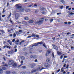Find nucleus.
Instances as JSON below:
<instances>
[{
	"instance_id": "nucleus-33",
	"label": "nucleus",
	"mask_w": 74,
	"mask_h": 74,
	"mask_svg": "<svg viewBox=\"0 0 74 74\" xmlns=\"http://www.w3.org/2000/svg\"><path fill=\"white\" fill-rule=\"evenodd\" d=\"M16 37V34L14 33L13 34V37L15 38Z\"/></svg>"
},
{
	"instance_id": "nucleus-16",
	"label": "nucleus",
	"mask_w": 74,
	"mask_h": 74,
	"mask_svg": "<svg viewBox=\"0 0 74 74\" xmlns=\"http://www.w3.org/2000/svg\"><path fill=\"white\" fill-rule=\"evenodd\" d=\"M40 10H41V11H44V10H45V9H44V8L42 7H40Z\"/></svg>"
},
{
	"instance_id": "nucleus-20",
	"label": "nucleus",
	"mask_w": 74,
	"mask_h": 74,
	"mask_svg": "<svg viewBox=\"0 0 74 74\" xmlns=\"http://www.w3.org/2000/svg\"><path fill=\"white\" fill-rule=\"evenodd\" d=\"M25 11L26 12H30V10L29 9H26L25 10Z\"/></svg>"
},
{
	"instance_id": "nucleus-28",
	"label": "nucleus",
	"mask_w": 74,
	"mask_h": 74,
	"mask_svg": "<svg viewBox=\"0 0 74 74\" xmlns=\"http://www.w3.org/2000/svg\"><path fill=\"white\" fill-rule=\"evenodd\" d=\"M2 69L4 70H7V68H6L5 67H2Z\"/></svg>"
},
{
	"instance_id": "nucleus-22",
	"label": "nucleus",
	"mask_w": 74,
	"mask_h": 74,
	"mask_svg": "<svg viewBox=\"0 0 74 74\" xmlns=\"http://www.w3.org/2000/svg\"><path fill=\"white\" fill-rule=\"evenodd\" d=\"M60 2H62V3H63V4H65V1H64V0H60Z\"/></svg>"
},
{
	"instance_id": "nucleus-34",
	"label": "nucleus",
	"mask_w": 74,
	"mask_h": 74,
	"mask_svg": "<svg viewBox=\"0 0 74 74\" xmlns=\"http://www.w3.org/2000/svg\"><path fill=\"white\" fill-rule=\"evenodd\" d=\"M22 69H26V67L25 66H23L22 67Z\"/></svg>"
},
{
	"instance_id": "nucleus-2",
	"label": "nucleus",
	"mask_w": 74,
	"mask_h": 74,
	"mask_svg": "<svg viewBox=\"0 0 74 74\" xmlns=\"http://www.w3.org/2000/svg\"><path fill=\"white\" fill-rule=\"evenodd\" d=\"M44 68L41 67V66H38L37 68V69H36L37 71H38V70H42V69H44Z\"/></svg>"
},
{
	"instance_id": "nucleus-17",
	"label": "nucleus",
	"mask_w": 74,
	"mask_h": 74,
	"mask_svg": "<svg viewBox=\"0 0 74 74\" xmlns=\"http://www.w3.org/2000/svg\"><path fill=\"white\" fill-rule=\"evenodd\" d=\"M2 64H3L4 66H7V67L8 66V65H7V64L5 63V62H2Z\"/></svg>"
},
{
	"instance_id": "nucleus-3",
	"label": "nucleus",
	"mask_w": 74,
	"mask_h": 74,
	"mask_svg": "<svg viewBox=\"0 0 74 74\" xmlns=\"http://www.w3.org/2000/svg\"><path fill=\"white\" fill-rule=\"evenodd\" d=\"M14 62L12 60H10L8 64H9L10 66L11 65H12L14 63Z\"/></svg>"
},
{
	"instance_id": "nucleus-35",
	"label": "nucleus",
	"mask_w": 74,
	"mask_h": 74,
	"mask_svg": "<svg viewBox=\"0 0 74 74\" xmlns=\"http://www.w3.org/2000/svg\"><path fill=\"white\" fill-rule=\"evenodd\" d=\"M21 74H26L24 72H21Z\"/></svg>"
},
{
	"instance_id": "nucleus-48",
	"label": "nucleus",
	"mask_w": 74,
	"mask_h": 74,
	"mask_svg": "<svg viewBox=\"0 0 74 74\" xmlns=\"http://www.w3.org/2000/svg\"><path fill=\"white\" fill-rule=\"evenodd\" d=\"M32 6H33V4H31V5H29V6H28V7H32Z\"/></svg>"
},
{
	"instance_id": "nucleus-36",
	"label": "nucleus",
	"mask_w": 74,
	"mask_h": 74,
	"mask_svg": "<svg viewBox=\"0 0 74 74\" xmlns=\"http://www.w3.org/2000/svg\"><path fill=\"white\" fill-rule=\"evenodd\" d=\"M69 13H70V14L71 15H74V13L72 12H69Z\"/></svg>"
},
{
	"instance_id": "nucleus-64",
	"label": "nucleus",
	"mask_w": 74,
	"mask_h": 74,
	"mask_svg": "<svg viewBox=\"0 0 74 74\" xmlns=\"http://www.w3.org/2000/svg\"><path fill=\"white\" fill-rule=\"evenodd\" d=\"M68 24H69V25H70V24H71V22H68Z\"/></svg>"
},
{
	"instance_id": "nucleus-7",
	"label": "nucleus",
	"mask_w": 74,
	"mask_h": 74,
	"mask_svg": "<svg viewBox=\"0 0 74 74\" xmlns=\"http://www.w3.org/2000/svg\"><path fill=\"white\" fill-rule=\"evenodd\" d=\"M25 42V40H22L21 41V42H19L18 43V45H21L22 43H23V42Z\"/></svg>"
},
{
	"instance_id": "nucleus-41",
	"label": "nucleus",
	"mask_w": 74,
	"mask_h": 74,
	"mask_svg": "<svg viewBox=\"0 0 74 74\" xmlns=\"http://www.w3.org/2000/svg\"><path fill=\"white\" fill-rule=\"evenodd\" d=\"M7 48H9V49H10V48H11V46H7Z\"/></svg>"
},
{
	"instance_id": "nucleus-45",
	"label": "nucleus",
	"mask_w": 74,
	"mask_h": 74,
	"mask_svg": "<svg viewBox=\"0 0 74 74\" xmlns=\"http://www.w3.org/2000/svg\"><path fill=\"white\" fill-rule=\"evenodd\" d=\"M1 32L3 34V33H5V32H4V30H1Z\"/></svg>"
},
{
	"instance_id": "nucleus-21",
	"label": "nucleus",
	"mask_w": 74,
	"mask_h": 74,
	"mask_svg": "<svg viewBox=\"0 0 74 74\" xmlns=\"http://www.w3.org/2000/svg\"><path fill=\"white\" fill-rule=\"evenodd\" d=\"M6 73L7 74H10L11 73V71H8L6 72Z\"/></svg>"
},
{
	"instance_id": "nucleus-13",
	"label": "nucleus",
	"mask_w": 74,
	"mask_h": 74,
	"mask_svg": "<svg viewBox=\"0 0 74 74\" xmlns=\"http://www.w3.org/2000/svg\"><path fill=\"white\" fill-rule=\"evenodd\" d=\"M57 53L59 56H60V55H61L62 54V53L61 52L59 51H57Z\"/></svg>"
},
{
	"instance_id": "nucleus-30",
	"label": "nucleus",
	"mask_w": 74,
	"mask_h": 74,
	"mask_svg": "<svg viewBox=\"0 0 74 74\" xmlns=\"http://www.w3.org/2000/svg\"><path fill=\"white\" fill-rule=\"evenodd\" d=\"M38 43H36L34 44V45L33 46V47L34 46H37V45H38Z\"/></svg>"
},
{
	"instance_id": "nucleus-43",
	"label": "nucleus",
	"mask_w": 74,
	"mask_h": 74,
	"mask_svg": "<svg viewBox=\"0 0 74 74\" xmlns=\"http://www.w3.org/2000/svg\"><path fill=\"white\" fill-rule=\"evenodd\" d=\"M15 39H14L12 40V42H15Z\"/></svg>"
},
{
	"instance_id": "nucleus-53",
	"label": "nucleus",
	"mask_w": 74,
	"mask_h": 74,
	"mask_svg": "<svg viewBox=\"0 0 74 74\" xmlns=\"http://www.w3.org/2000/svg\"><path fill=\"white\" fill-rule=\"evenodd\" d=\"M34 7H37V5L35 4L34 5Z\"/></svg>"
},
{
	"instance_id": "nucleus-60",
	"label": "nucleus",
	"mask_w": 74,
	"mask_h": 74,
	"mask_svg": "<svg viewBox=\"0 0 74 74\" xmlns=\"http://www.w3.org/2000/svg\"><path fill=\"white\" fill-rule=\"evenodd\" d=\"M35 62H38V61L36 59L34 60Z\"/></svg>"
},
{
	"instance_id": "nucleus-37",
	"label": "nucleus",
	"mask_w": 74,
	"mask_h": 74,
	"mask_svg": "<svg viewBox=\"0 0 74 74\" xmlns=\"http://www.w3.org/2000/svg\"><path fill=\"white\" fill-rule=\"evenodd\" d=\"M38 44H40V45H41V44H42V43L41 42H38Z\"/></svg>"
},
{
	"instance_id": "nucleus-24",
	"label": "nucleus",
	"mask_w": 74,
	"mask_h": 74,
	"mask_svg": "<svg viewBox=\"0 0 74 74\" xmlns=\"http://www.w3.org/2000/svg\"><path fill=\"white\" fill-rule=\"evenodd\" d=\"M36 34H32V35L31 36L32 37H36Z\"/></svg>"
},
{
	"instance_id": "nucleus-12",
	"label": "nucleus",
	"mask_w": 74,
	"mask_h": 74,
	"mask_svg": "<svg viewBox=\"0 0 74 74\" xmlns=\"http://www.w3.org/2000/svg\"><path fill=\"white\" fill-rule=\"evenodd\" d=\"M19 42V40L18 39H17L15 42V44H16L17 45H18V43L17 42Z\"/></svg>"
},
{
	"instance_id": "nucleus-51",
	"label": "nucleus",
	"mask_w": 74,
	"mask_h": 74,
	"mask_svg": "<svg viewBox=\"0 0 74 74\" xmlns=\"http://www.w3.org/2000/svg\"><path fill=\"white\" fill-rule=\"evenodd\" d=\"M52 56H53V58H54V53H52Z\"/></svg>"
},
{
	"instance_id": "nucleus-11",
	"label": "nucleus",
	"mask_w": 74,
	"mask_h": 74,
	"mask_svg": "<svg viewBox=\"0 0 74 74\" xmlns=\"http://www.w3.org/2000/svg\"><path fill=\"white\" fill-rule=\"evenodd\" d=\"M19 15L18 14H16L15 16V19H18V18H19Z\"/></svg>"
},
{
	"instance_id": "nucleus-4",
	"label": "nucleus",
	"mask_w": 74,
	"mask_h": 74,
	"mask_svg": "<svg viewBox=\"0 0 74 74\" xmlns=\"http://www.w3.org/2000/svg\"><path fill=\"white\" fill-rule=\"evenodd\" d=\"M43 21L42 20L39 21L37 22L36 23V24H38V25H41V24H42V23Z\"/></svg>"
},
{
	"instance_id": "nucleus-49",
	"label": "nucleus",
	"mask_w": 74,
	"mask_h": 74,
	"mask_svg": "<svg viewBox=\"0 0 74 74\" xmlns=\"http://www.w3.org/2000/svg\"><path fill=\"white\" fill-rule=\"evenodd\" d=\"M9 36L10 37H12V36H13V35H12V34L9 35Z\"/></svg>"
},
{
	"instance_id": "nucleus-10",
	"label": "nucleus",
	"mask_w": 74,
	"mask_h": 74,
	"mask_svg": "<svg viewBox=\"0 0 74 74\" xmlns=\"http://www.w3.org/2000/svg\"><path fill=\"white\" fill-rule=\"evenodd\" d=\"M53 46L54 49H55L57 51H58V47H57V46H56L54 45H53Z\"/></svg>"
},
{
	"instance_id": "nucleus-59",
	"label": "nucleus",
	"mask_w": 74,
	"mask_h": 74,
	"mask_svg": "<svg viewBox=\"0 0 74 74\" xmlns=\"http://www.w3.org/2000/svg\"><path fill=\"white\" fill-rule=\"evenodd\" d=\"M21 65H22V64H23V60L21 61Z\"/></svg>"
},
{
	"instance_id": "nucleus-1",
	"label": "nucleus",
	"mask_w": 74,
	"mask_h": 74,
	"mask_svg": "<svg viewBox=\"0 0 74 74\" xmlns=\"http://www.w3.org/2000/svg\"><path fill=\"white\" fill-rule=\"evenodd\" d=\"M21 4H16L15 5V7H17L18 10L20 12H23L25 11V9L22 8V6L20 5Z\"/></svg>"
},
{
	"instance_id": "nucleus-42",
	"label": "nucleus",
	"mask_w": 74,
	"mask_h": 74,
	"mask_svg": "<svg viewBox=\"0 0 74 74\" xmlns=\"http://www.w3.org/2000/svg\"><path fill=\"white\" fill-rule=\"evenodd\" d=\"M27 74H32V73L30 72H28L27 73Z\"/></svg>"
},
{
	"instance_id": "nucleus-40",
	"label": "nucleus",
	"mask_w": 74,
	"mask_h": 74,
	"mask_svg": "<svg viewBox=\"0 0 74 74\" xmlns=\"http://www.w3.org/2000/svg\"><path fill=\"white\" fill-rule=\"evenodd\" d=\"M50 22H52L53 21V19H50Z\"/></svg>"
},
{
	"instance_id": "nucleus-32",
	"label": "nucleus",
	"mask_w": 74,
	"mask_h": 74,
	"mask_svg": "<svg viewBox=\"0 0 74 74\" xmlns=\"http://www.w3.org/2000/svg\"><path fill=\"white\" fill-rule=\"evenodd\" d=\"M42 14H47V13H46L45 12H42Z\"/></svg>"
},
{
	"instance_id": "nucleus-58",
	"label": "nucleus",
	"mask_w": 74,
	"mask_h": 74,
	"mask_svg": "<svg viewBox=\"0 0 74 74\" xmlns=\"http://www.w3.org/2000/svg\"><path fill=\"white\" fill-rule=\"evenodd\" d=\"M69 65H67V66L66 67V69H69Z\"/></svg>"
},
{
	"instance_id": "nucleus-47",
	"label": "nucleus",
	"mask_w": 74,
	"mask_h": 74,
	"mask_svg": "<svg viewBox=\"0 0 74 74\" xmlns=\"http://www.w3.org/2000/svg\"><path fill=\"white\" fill-rule=\"evenodd\" d=\"M60 71V69H59L58 70L56 71L57 73H59V71Z\"/></svg>"
},
{
	"instance_id": "nucleus-29",
	"label": "nucleus",
	"mask_w": 74,
	"mask_h": 74,
	"mask_svg": "<svg viewBox=\"0 0 74 74\" xmlns=\"http://www.w3.org/2000/svg\"><path fill=\"white\" fill-rule=\"evenodd\" d=\"M50 59L49 58H48L47 60V62H50Z\"/></svg>"
},
{
	"instance_id": "nucleus-9",
	"label": "nucleus",
	"mask_w": 74,
	"mask_h": 74,
	"mask_svg": "<svg viewBox=\"0 0 74 74\" xmlns=\"http://www.w3.org/2000/svg\"><path fill=\"white\" fill-rule=\"evenodd\" d=\"M12 66L14 68H15V67H17V64L16 63H14L13 64H12Z\"/></svg>"
},
{
	"instance_id": "nucleus-19",
	"label": "nucleus",
	"mask_w": 74,
	"mask_h": 74,
	"mask_svg": "<svg viewBox=\"0 0 74 74\" xmlns=\"http://www.w3.org/2000/svg\"><path fill=\"white\" fill-rule=\"evenodd\" d=\"M22 23L23 25H27V23L25 21H23Z\"/></svg>"
},
{
	"instance_id": "nucleus-57",
	"label": "nucleus",
	"mask_w": 74,
	"mask_h": 74,
	"mask_svg": "<svg viewBox=\"0 0 74 74\" xmlns=\"http://www.w3.org/2000/svg\"><path fill=\"white\" fill-rule=\"evenodd\" d=\"M32 37V36H28V37H27V38H31V37Z\"/></svg>"
},
{
	"instance_id": "nucleus-62",
	"label": "nucleus",
	"mask_w": 74,
	"mask_h": 74,
	"mask_svg": "<svg viewBox=\"0 0 74 74\" xmlns=\"http://www.w3.org/2000/svg\"><path fill=\"white\" fill-rule=\"evenodd\" d=\"M19 32H20V33H21V32H22V31L21 30H19Z\"/></svg>"
},
{
	"instance_id": "nucleus-5",
	"label": "nucleus",
	"mask_w": 74,
	"mask_h": 74,
	"mask_svg": "<svg viewBox=\"0 0 74 74\" xmlns=\"http://www.w3.org/2000/svg\"><path fill=\"white\" fill-rule=\"evenodd\" d=\"M8 53L9 54H11V55H12V54H13L14 53V50H11L10 51H9L8 52Z\"/></svg>"
},
{
	"instance_id": "nucleus-55",
	"label": "nucleus",
	"mask_w": 74,
	"mask_h": 74,
	"mask_svg": "<svg viewBox=\"0 0 74 74\" xmlns=\"http://www.w3.org/2000/svg\"><path fill=\"white\" fill-rule=\"evenodd\" d=\"M64 23L65 24H68V23H67V22H65Z\"/></svg>"
},
{
	"instance_id": "nucleus-54",
	"label": "nucleus",
	"mask_w": 74,
	"mask_h": 74,
	"mask_svg": "<svg viewBox=\"0 0 74 74\" xmlns=\"http://www.w3.org/2000/svg\"><path fill=\"white\" fill-rule=\"evenodd\" d=\"M69 8V6H66V10H67V9H68V8Z\"/></svg>"
},
{
	"instance_id": "nucleus-8",
	"label": "nucleus",
	"mask_w": 74,
	"mask_h": 74,
	"mask_svg": "<svg viewBox=\"0 0 74 74\" xmlns=\"http://www.w3.org/2000/svg\"><path fill=\"white\" fill-rule=\"evenodd\" d=\"M51 50H49L47 51V52L46 53V56H48V54H49L50 53H51Z\"/></svg>"
},
{
	"instance_id": "nucleus-6",
	"label": "nucleus",
	"mask_w": 74,
	"mask_h": 74,
	"mask_svg": "<svg viewBox=\"0 0 74 74\" xmlns=\"http://www.w3.org/2000/svg\"><path fill=\"white\" fill-rule=\"evenodd\" d=\"M44 66L45 67H49V66H50V65L49 64L47 63H46L44 64Z\"/></svg>"
},
{
	"instance_id": "nucleus-52",
	"label": "nucleus",
	"mask_w": 74,
	"mask_h": 74,
	"mask_svg": "<svg viewBox=\"0 0 74 74\" xmlns=\"http://www.w3.org/2000/svg\"><path fill=\"white\" fill-rule=\"evenodd\" d=\"M61 14L62 13L61 12H60V13H57V15H60V14Z\"/></svg>"
},
{
	"instance_id": "nucleus-39",
	"label": "nucleus",
	"mask_w": 74,
	"mask_h": 74,
	"mask_svg": "<svg viewBox=\"0 0 74 74\" xmlns=\"http://www.w3.org/2000/svg\"><path fill=\"white\" fill-rule=\"evenodd\" d=\"M52 39L54 41H55V40H56V39L55 38V37L52 38Z\"/></svg>"
},
{
	"instance_id": "nucleus-27",
	"label": "nucleus",
	"mask_w": 74,
	"mask_h": 74,
	"mask_svg": "<svg viewBox=\"0 0 74 74\" xmlns=\"http://www.w3.org/2000/svg\"><path fill=\"white\" fill-rule=\"evenodd\" d=\"M34 72H36V70L35 69H34L31 71V73H34Z\"/></svg>"
},
{
	"instance_id": "nucleus-46",
	"label": "nucleus",
	"mask_w": 74,
	"mask_h": 74,
	"mask_svg": "<svg viewBox=\"0 0 74 74\" xmlns=\"http://www.w3.org/2000/svg\"><path fill=\"white\" fill-rule=\"evenodd\" d=\"M17 52V49H14V52Z\"/></svg>"
},
{
	"instance_id": "nucleus-15",
	"label": "nucleus",
	"mask_w": 74,
	"mask_h": 74,
	"mask_svg": "<svg viewBox=\"0 0 74 74\" xmlns=\"http://www.w3.org/2000/svg\"><path fill=\"white\" fill-rule=\"evenodd\" d=\"M21 59L22 60H25V57L23 56H21Z\"/></svg>"
},
{
	"instance_id": "nucleus-63",
	"label": "nucleus",
	"mask_w": 74,
	"mask_h": 74,
	"mask_svg": "<svg viewBox=\"0 0 74 74\" xmlns=\"http://www.w3.org/2000/svg\"><path fill=\"white\" fill-rule=\"evenodd\" d=\"M9 44L10 45H12V42H11L9 43Z\"/></svg>"
},
{
	"instance_id": "nucleus-50",
	"label": "nucleus",
	"mask_w": 74,
	"mask_h": 74,
	"mask_svg": "<svg viewBox=\"0 0 74 74\" xmlns=\"http://www.w3.org/2000/svg\"><path fill=\"white\" fill-rule=\"evenodd\" d=\"M36 37H37V38H39V35H36Z\"/></svg>"
},
{
	"instance_id": "nucleus-44",
	"label": "nucleus",
	"mask_w": 74,
	"mask_h": 74,
	"mask_svg": "<svg viewBox=\"0 0 74 74\" xmlns=\"http://www.w3.org/2000/svg\"><path fill=\"white\" fill-rule=\"evenodd\" d=\"M30 58H33V56L31 55L30 56Z\"/></svg>"
},
{
	"instance_id": "nucleus-38",
	"label": "nucleus",
	"mask_w": 74,
	"mask_h": 74,
	"mask_svg": "<svg viewBox=\"0 0 74 74\" xmlns=\"http://www.w3.org/2000/svg\"><path fill=\"white\" fill-rule=\"evenodd\" d=\"M38 12V10H35V13H36V14H37Z\"/></svg>"
},
{
	"instance_id": "nucleus-56",
	"label": "nucleus",
	"mask_w": 74,
	"mask_h": 74,
	"mask_svg": "<svg viewBox=\"0 0 74 74\" xmlns=\"http://www.w3.org/2000/svg\"><path fill=\"white\" fill-rule=\"evenodd\" d=\"M60 8H61V9H63V6H60Z\"/></svg>"
},
{
	"instance_id": "nucleus-31",
	"label": "nucleus",
	"mask_w": 74,
	"mask_h": 74,
	"mask_svg": "<svg viewBox=\"0 0 74 74\" xmlns=\"http://www.w3.org/2000/svg\"><path fill=\"white\" fill-rule=\"evenodd\" d=\"M61 71L62 73V72H63L64 71V70L63 69V68H62L61 70Z\"/></svg>"
},
{
	"instance_id": "nucleus-14",
	"label": "nucleus",
	"mask_w": 74,
	"mask_h": 74,
	"mask_svg": "<svg viewBox=\"0 0 74 74\" xmlns=\"http://www.w3.org/2000/svg\"><path fill=\"white\" fill-rule=\"evenodd\" d=\"M29 23H32L34 22V21L32 20H31L29 21H28Z\"/></svg>"
},
{
	"instance_id": "nucleus-23",
	"label": "nucleus",
	"mask_w": 74,
	"mask_h": 74,
	"mask_svg": "<svg viewBox=\"0 0 74 74\" xmlns=\"http://www.w3.org/2000/svg\"><path fill=\"white\" fill-rule=\"evenodd\" d=\"M3 73V70L2 69H0V74H2Z\"/></svg>"
},
{
	"instance_id": "nucleus-26",
	"label": "nucleus",
	"mask_w": 74,
	"mask_h": 74,
	"mask_svg": "<svg viewBox=\"0 0 74 74\" xmlns=\"http://www.w3.org/2000/svg\"><path fill=\"white\" fill-rule=\"evenodd\" d=\"M15 33H16V34L18 35V34H21V33L19 32H18L16 31L15 32Z\"/></svg>"
},
{
	"instance_id": "nucleus-25",
	"label": "nucleus",
	"mask_w": 74,
	"mask_h": 74,
	"mask_svg": "<svg viewBox=\"0 0 74 74\" xmlns=\"http://www.w3.org/2000/svg\"><path fill=\"white\" fill-rule=\"evenodd\" d=\"M24 19L25 20H26V21H27V20H29V18L27 17H25L24 18Z\"/></svg>"
},
{
	"instance_id": "nucleus-61",
	"label": "nucleus",
	"mask_w": 74,
	"mask_h": 74,
	"mask_svg": "<svg viewBox=\"0 0 74 74\" xmlns=\"http://www.w3.org/2000/svg\"><path fill=\"white\" fill-rule=\"evenodd\" d=\"M5 12V10L4 9L3 10V13H4V12Z\"/></svg>"
},
{
	"instance_id": "nucleus-18",
	"label": "nucleus",
	"mask_w": 74,
	"mask_h": 74,
	"mask_svg": "<svg viewBox=\"0 0 74 74\" xmlns=\"http://www.w3.org/2000/svg\"><path fill=\"white\" fill-rule=\"evenodd\" d=\"M33 58H34V59H36V58H38V56H37V55H34L33 56Z\"/></svg>"
}]
</instances>
